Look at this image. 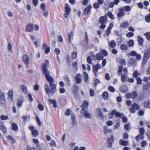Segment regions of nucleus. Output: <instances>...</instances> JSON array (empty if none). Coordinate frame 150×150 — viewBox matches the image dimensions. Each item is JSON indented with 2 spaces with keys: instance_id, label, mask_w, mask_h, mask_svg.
<instances>
[{
  "instance_id": "1",
  "label": "nucleus",
  "mask_w": 150,
  "mask_h": 150,
  "mask_svg": "<svg viewBox=\"0 0 150 150\" xmlns=\"http://www.w3.org/2000/svg\"><path fill=\"white\" fill-rule=\"evenodd\" d=\"M48 64V61L46 60L42 66V69L43 74L45 75L46 79L49 83L51 88L50 89L49 88L48 85H45L44 86V89L47 95L49 96L50 93L51 94H54L56 92L57 88L56 85L53 83L54 81V78L50 75V71L47 69V67Z\"/></svg>"
},
{
  "instance_id": "2",
  "label": "nucleus",
  "mask_w": 150,
  "mask_h": 150,
  "mask_svg": "<svg viewBox=\"0 0 150 150\" xmlns=\"http://www.w3.org/2000/svg\"><path fill=\"white\" fill-rule=\"evenodd\" d=\"M150 57V48L146 49L144 52L143 59V64H145Z\"/></svg>"
},
{
  "instance_id": "3",
  "label": "nucleus",
  "mask_w": 150,
  "mask_h": 150,
  "mask_svg": "<svg viewBox=\"0 0 150 150\" xmlns=\"http://www.w3.org/2000/svg\"><path fill=\"white\" fill-rule=\"evenodd\" d=\"M140 108L139 105L136 103H133L132 107L129 108V111L132 113H135L136 110H138Z\"/></svg>"
},
{
  "instance_id": "4",
  "label": "nucleus",
  "mask_w": 150,
  "mask_h": 150,
  "mask_svg": "<svg viewBox=\"0 0 150 150\" xmlns=\"http://www.w3.org/2000/svg\"><path fill=\"white\" fill-rule=\"evenodd\" d=\"M101 68V65L99 63L97 64L96 65H94L93 67V72L94 74L96 76H97V74L98 71V70Z\"/></svg>"
},
{
  "instance_id": "5",
  "label": "nucleus",
  "mask_w": 150,
  "mask_h": 150,
  "mask_svg": "<svg viewBox=\"0 0 150 150\" xmlns=\"http://www.w3.org/2000/svg\"><path fill=\"white\" fill-rule=\"evenodd\" d=\"M29 129L31 131L32 136L35 137L38 135V132L37 129H34V127L33 126H29Z\"/></svg>"
},
{
  "instance_id": "6",
  "label": "nucleus",
  "mask_w": 150,
  "mask_h": 150,
  "mask_svg": "<svg viewBox=\"0 0 150 150\" xmlns=\"http://www.w3.org/2000/svg\"><path fill=\"white\" fill-rule=\"evenodd\" d=\"M75 81L77 84L81 83L82 81V77L81 75L79 73H78L74 77Z\"/></svg>"
},
{
  "instance_id": "7",
  "label": "nucleus",
  "mask_w": 150,
  "mask_h": 150,
  "mask_svg": "<svg viewBox=\"0 0 150 150\" xmlns=\"http://www.w3.org/2000/svg\"><path fill=\"white\" fill-rule=\"evenodd\" d=\"M119 12L117 14V16L118 18V20H120L119 18H122L125 15L124 9L122 8H120L119 9Z\"/></svg>"
},
{
  "instance_id": "8",
  "label": "nucleus",
  "mask_w": 150,
  "mask_h": 150,
  "mask_svg": "<svg viewBox=\"0 0 150 150\" xmlns=\"http://www.w3.org/2000/svg\"><path fill=\"white\" fill-rule=\"evenodd\" d=\"M6 103L5 98V94L0 90V103L1 104H4Z\"/></svg>"
},
{
  "instance_id": "9",
  "label": "nucleus",
  "mask_w": 150,
  "mask_h": 150,
  "mask_svg": "<svg viewBox=\"0 0 150 150\" xmlns=\"http://www.w3.org/2000/svg\"><path fill=\"white\" fill-rule=\"evenodd\" d=\"M22 60L25 64L26 65H28L29 64L30 59L29 57L26 54L23 55Z\"/></svg>"
},
{
  "instance_id": "10",
  "label": "nucleus",
  "mask_w": 150,
  "mask_h": 150,
  "mask_svg": "<svg viewBox=\"0 0 150 150\" xmlns=\"http://www.w3.org/2000/svg\"><path fill=\"white\" fill-rule=\"evenodd\" d=\"M7 94L8 96V99L11 101H13V92L12 89L10 90L8 92Z\"/></svg>"
},
{
  "instance_id": "11",
  "label": "nucleus",
  "mask_w": 150,
  "mask_h": 150,
  "mask_svg": "<svg viewBox=\"0 0 150 150\" xmlns=\"http://www.w3.org/2000/svg\"><path fill=\"white\" fill-rule=\"evenodd\" d=\"M34 27L33 24H28L26 26V31L28 32H32L33 31Z\"/></svg>"
},
{
  "instance_id": "12",
  "label": "nucleus",
  "mask_w": 150,
  "mask_h": 150,
  "mask_svg": "<svg viewBox=\"0 0 150 150\" xmlns=\"http://www.w3.org/2000/svg\"><path fill=\"white\" fill-rule=\"evenodd\" d=\"M0 129L4 133L6 132V128L3 122L1 121H0Z\"/></svg>"
},
{
  "instance_id": "13",
  "label": "nucleus",
  "mask_w": 150,
  "mask_h": 150,
  "mask_svg": "<svg viewBox=\"0 0 150 150\" xmlns=\"http://www.w3.org/2000/svg\"><path fill=\"white\" fill-rule=\"evenodd\" d=\"M108 22L107 17L106 16H101L99 18V22L102 24H105Z\"/></svg>"
},
{
  "instance_id": "14",
  "label": "nucleus",
  "mask_w": 150,
  "mask_h": 150,
  "mask_svg": "<svg viewBox=\"0 0 150 150\" xmlns=\"http://www.w3.org/2000/svg\"><path fill=\"white\" fill-rule=\"evenodd\" d=\"M92 7V6L91 5H89L86 7L84 9V14L85 15H87L88 13L90 12Z\"/></svg>"
},
{
  "instance_id": "15",
  "label": "nucleus",
  "mask_w": 150,
  "mask_h": 150,
  "mask_svg": "<svg viewBox=\"0 0 150 150\" xmlns=\"http://www.w3.org/2000/svg\"><path fill=\"white\" fill-rule=\"evenodd\" d=\"M120 92L122 93H126L128 91V88L127 86L125 85H122L119 89Z\"/></svg>"
},
{
  "instance_id": "16",
  "label": "nucleus",
  "mask_w": 150,
  "mask_h": 150,
  "mask_svg": "<svg viewBox=\"0 0 150 150\" xmlns=\"http://www.w3.org/2000/svg\"><path fill=\"white\" fill-rule=\"evenodd\" d=\"M138 39V41L139 45L142 46L143 45L144 39L141 36H138L137 37Z\"/></svg>"
},
{
  "instance_id": "17",
  "label": "nucleus",
  "mask_w": 150,
  "mask_h": 150,
  "mask_svg": "<svg viewBox=\"0 0 150 150\" xmlns=\"http://www.w3.org/2000/svg\"><path fill=\"white\" fill-rule=\"evenodd\" d=\"M96 113L98 115L99 119H101L103 118V116L102 115L101 109H98L96 110Z\"/></svg>"
},
{
  "instance_id": "18",
  "label": "nucleus",
  "mask_w": 150,
  "mask_h": 150,
  "mask_svg": "<svg viewBox=\"0 0 150 150\" xmlns=\"http://www.w3.org/2000/svg\"><path fill=\"white\" fill-rule=\"evenodd\" d=\"M89 105L88 103L86 101H84L81 106H82V110H81V112H83V111H85L86 108H87Z\"/></svg>"
},
{
  "instance_id": "19",
  "label": "nucleus",
  "mask_w": 150,
  "mask_h": 150,
  "mask_svg": "<svg viewBox=\"0 0 150 150\" xmlns=\"http://www.w3.org/2000/svg\"><path fill=\"white\" fill-rule=\"evenodd\" d=\"M108 44L109 46L112 48L115 47L116 45V42L114 40H112L109 42L108 43Z\"/></svg>"
},
{
  "instance_id": "20",
  "label": "nucleus",
  "mask_w": 150,
  "mask_h": 150,
  "mask_svg": "<svg viewBox=\"0 0 150 150\" xmlns=\"http://www.w3.org/2000/svg\"><path fill=\"white\" fill-rule=\"evenodd\" d=\"M119 143L121 145L126 146L128 145V142L127 141L124 140L122 139H120L119 142Z\"/></svg>"
},
{
  "instance_id": "21",
  "label": "nucleus",
  "mask_w": 150,
  "mask_h": 150,
  "mask_svg": "<svg viewBox=\"0 0 150 150\" xmlns=\"http://www.w3.org/2000/svg\"><path fill=\"white\" fill-rule=\"evenodd\" d=\"M129 25V24L128 22L127 21H125L122 23L121 24L120 26L122 28H125L128 27Z\"/></svg>"
},
{
  "instance_id": "22",
  "label": "nucleus",
  "mask_w": 150,
  "mask_h": 150,
  "mask_svg": "<svg viewBox=\"0 0 150 150\" xmlns=\"http://www.w3.org/2000/svg\"><path fill=\"white\" fill-rule=\"evenodd\" d=\"M49 102L53 105V107L54 108H56L57 106V102L54 99H49L48 100Z\"/></svg>"
},
{
  "instance_id": "23",
  "label": "nucleus",
  "mask_w": 150,
  "mask_h": 150,
  "mask_svg": "<svg viewBox=\"0 0 150 150\" xmlns=\"http://www.w3.org/2000/svg\"><path fill=\"white\" fill-rule=\"evenodd\" d=\"M140 72H138L137 70H136L132 74V76L134 78H138V76L141 75Z\"/></svg>"
},
{
  "instance_id": "24",
  "label": "nucleus",
  "mask_w": 150,
  "mask_h": 150,
  "mask_svg": "<svg viewBox=\"0 0 150 150\" xmlns=\"http://www.w3.org/2000/svg\"><path fill=\"white\" fill-rule=\"evenodd\" d=\"M96 59L99 60H101L103 58V56L100 53H97L95 56Z\"/></svg>"
},
{
  "instance_id": "25",
  "label": "nucleus",
  "mask_w": 150,
  "mask_h": 150,
  "mask_svg": "<svg viewBox=\"0 0 150 150\" xmlns=\"http://www.w3.org/2000/svg\"><path fill=\"white\" fill-rule=\"evenodd\" d=\"M137 62L135 58H132L130 59L129 63L131 64V65L134 66L136 64Z\"/></svg>"
},
{
  "instance_id": "26",
  "label": "nucleus",
  "mask_w": 150,
  "mask_h": 150,
  "mask_svg": "<svg viewBox=\"0 0 150 150\" xmlns=\"http://www.w3.org/2000/svg\"><path fill=\"white\" fill-rule=\"evenodd\" d=\"M127 74H121V81L122 82H124L126 81L127 78Z\"/></svg>"
},
{
  "instance_id": "27",
  "label": "nucleus",
  "mask_w": 150,
  "mask_h": 150,
  "mask_svg": "<svg viewBox=\"0 0 150 150\" xmlns=\"http://www.w3.org/2000/svg\"><path fill=\"white\" fill-rule=\"evenodd\" d=\"M12 129L13 131H16L18 129V127L17 124L15 123H11Z\"/></svg>"
},
{
  "instance_id": "28",
  "label": "nucleus",
  "mask_w": 150,
  "mask_h": 150,
  "mask_svg": "<svg viewBox=\"0 0 150 150\" xmlns=\"http://www.w3.org/2000/svg\"><path fill=\"white\" fill-rule=\"evenodd\" d=\"M21 88L23 92L25 93H27L28 91L27 89V86L25 85H22L21 86Z\"/></svg>"
},
{
  "instance_id": "29",
  "label": "nucleus",
  "mask_w": 150,
  "mask_h": 150,
  "mask_svg": "<svg viewBox=\"0 0 150 150\" xmlns=\"http://www.w3.org/2000/svg\"><path fill=\"white\" fill-rule=\"evenodd\" d=\"M144 107L147 108H150V100H147L144 103Z\"/></svg>"
},
{
  "instance_id": "30",
  "label": "nucleus",
  "mask_w": 150,
  "mask_h": 150,
  "mask_svg": "<svg viewBox=\"0 0 150 150\" xmlns=\"http://www.w3.org/2000/svg\"><path fill=\"white\" fill-rule=\"evenodd\" d=\"M109 1L108 0H107L104 3L103 7L105 9L108 10L110 7L109 6Z\"/></svg>"
},
{
  "instance_id": "31",
  "label": "nucleus",
  "mask_w": 150,
  "mask_h": 150,
  "mask_svg": "<svg viewBox=\"0 0 150 150\" xmlns=\"http://www.w3.org/2000/svg\"><path fill=\"white\" fill-rule=\"evenodd\" d=\"M65 11L67 13H70L71 9L70 8L69 5L67 4H65Z\"/></svg>"
},
{
  "instance_id": "32",
  "label": "nucleus",
  "mask_w": 150,
  "mask_h": 150,
  "mask_svg": "<svg viewBox=\"0 0 150 150\" xmlns=\"http://www.w3.org/2000/svg\"><path fill=\"white\" fill-rule=\"evenodd\" d=\"M123 113L117 112L116 110L114 113V115H115L116 117H119L120 118H121L122 116H123Z\"/></svg>"
},
{
  "instance_id": "33",
  "label": "nucleus",
  "mask_w": 150,
  "mask_h": 150,
  "mask_svg": "<svg viewBox=\"0 0 150 150\" xmlns=\"http://www.w3.org/2000/svg\"><path fill=\"white\" fill-rule=\"evenodd\" d=\"M65 80L68 86H70L71 84L70 80L69 78L67 76H65Z\"/></svg>"
},
{
  "instance_id": "34",
  "label": "nucleus",
  "mask_w": 150,
  "mask_h": 150,
  "mask_svg": "<svg viewBox=\"0 0 150 150\" xmlns=\"http://www.w3.org/2000/svg\"><path fill=\"white\" fill-rule=\"evenodd\" d=\"M120 48L122 50H126L127 49L128 47L126 45L123 44L121 45Z\"/></svg>"
},
{
  "instance_id": "35",
  "label": "nucleus",
  "mask_w": 150,
  "mask_h": 150,
  "mask_svg": "<svg viewBox=\"0 0 150 150\" xmlns=\"http://www.w3.org/2000/svg\"><path fill=\"white\" fill-rule=\"evenodd\" d=\"M102 97L104 99H107L108 97V93L107 91L104 92L102 95Z\"/></svg>"
},
{
  "instance_id": "36",
  "label": "nucleus",
  "mask_w": 150,
  "mask_h": 150,
  "mask_svg": "<svg viewBox=\"0 0 150 150\" xmlns=\"http://www.w3.org/2000/svg\"><path fill=\"white\" fill-rule=\"evenodd\" d=\"M84 76L83 77L84 78V80L85 82H87L88 81V74L86 72H84Z\"/></svg>"
},
{
  "instance_id": "37",
  "label": "nucleus",
  "mask_w": 150,
  "mask_h": 150,
  "mask_svg": "<svg viewBox=\"0 0 150 150\" xmlns=\"http://www.w3.org/2000/svg\"><path fill=\"white\" fill-rule=\"evenodd\" d=\"M143 88L145 90L147 91L148 89H150V83L146 84L143 86Z\"/></svg>"
},
{
  "instance_id": "38",
  "label": "nucleus",
  "mask_w": 150,
  "mask_h": 150,
  "mask_svg": "<svg viewBox=\"0 0 150 150\" xmlns=\"http://www.w3.org/2000/svg\"><path fill=\"white\" fill-rule=\"evenodd\" d=\"M115 112V110H114L111 112L108 113V115L109 117V119H111L112 118Z\"/></svg>"
},
{
  "instance_id": "39",
  "label": "nucleus",
  "mask_w": 150,
  "mask_h": 150,
  "mask_svg": "<svg viewBox=\"0 0 150 150\" xmlns=\"http://www.w3.org/2000/svg\"><path fill=\"white\" fill-rule=\"evenodd\" d=\"M121 8H123L124 11L125 10L127 11H130L131 10V8L129 6H125L121 7Z\"/></svg>"
},
{
  "instance_id": "40",
  "label": "nucleus",
  "mask_w": 150,
  "mask_h": 150,
  "mask_svg": "<svg viewBox=\"0 0 150 150\" xmlns=\"http://www.w3.org/2000/svg\"><path fill=\"white\" fill-rule=\"evenodd\" d=\"M144 139V136L142 135H138L135 137V139L136 141H137L139 139Z\"/></svg>"
},
{
  "instance_id": "41",
  "label": "nucleus",
  "mask_w": 150,
  "mask_h": 150,
  "mask_svg": "<svg viewBox=\"0 0 150 150\" xmlns=\"http://www.w3.org/2000/svg\"><path fill=\"white\" fill-rule=\"evenodd\" d=\"M131 98L133 99L136 98L138 95L137 93L135 91H134L131 93Z\"/></svg>"
},
{
  "instance_id": "42",
  "label": "nucleus",
  "mask_w": 150,
  "mask_h": 150,
  "mask_svg": "<svg viewBox=\"0 0 150 150\" xmlns=\"http://www.w3.org/2000/svg\"><path fill=\"white\" fill-rule=\"evenodd\" d=\"M136 81H137V84L138 85H140L142 83V79L139 77L137 78Z\"/></svg>"
},
{
  "instance_id": "43",
  "label": "nucleus",
  "mask_w": 150,
  "mask_h": 150,
  "mask_svg": "<svg viewBox=\"0 0 150 150\" xmlns=\"http://www.w3.org/2000/svg\"><path fill=\"white\" fill-rule=\"evenodd\" d=\"M124 128L125 129L128 131L130 130L131 129L130 124L128 123L125 124L124 125Z\"/></svg>"
},
{
  "instance_id": "44",
  "label": "nucleus",
  "mask_w": 150,
  "mask_h": 150,
  "mask_svg": "<svg viewBox=\"0 0 150 150\" xmlns=\"http://www.w3.org/2000/svg\"><path fill=\"white\" fill-rule=\"evenodd\" d=\"M108 14L109 17L112 20H113L114 19V16L112 15V12L110 11H108Z\"/></svg>"
},
{
  "instance_id": "45",
  "label": "nucleus",
  "mask_w": 150,
  "mask_h": 150,
  "mask_svg": "<svg viewBox=\"0 0 150 150\" xmlns=\"http://www.w3.org/2000/svg\"><path fill=\"white\" fill-rule=\"evenodd\" d=\"M101 54L105 57H106L108 54L107 51L104 50H102L101 51Z\"/></svg>"
},
{
  "instance_id": "46",
  "label": "nucleus",
  "mask_w": 150,
  "mask_h": 150,
  "mask_svg": "<svg viewBox=\"0 0 150 150\" xmlns=\"http://www.w3.org/2000/svg\"><path fill=\"white\" fill-rule=\"evenodd\" d=\"M107 143L108 144V147L109 148H111L112 146V143L111 142L110 139L109 138H108Z\"/></svg>"
},
{
  "instance_id": "47",
  "label": "nucleus",
  "mask_w": 150,
  "mask_h": 150,
  "mask_svg": "<svg viewBox=\"0 0 150 150\" xmlns=\"http://www.w3.org/2000/svg\"><path fill=\"white\" fill-rule=\"evenodd\" d=\"M134 45V41L132 40H129L128 42V45L130 47L133 46Z\"/></svg>"
},
{
  "instance_id": "48",
  "label": "nucleus",
  "mask_w": 150,
  "mask_h": 150,
  "mask_svg": "<svg viewBox=\"0 0 150 150\" xmlns=\"http://www.w3.org/2000/svg\"><path fill=\"white\" fill-rule=\"evenodd\" d=\"M83 114H84V116L88 118H91L90 114L88 113H87L86 112V111H84V112H83Z\"/></svg>"
},
{
  "instance_id": "49",
  "label": "nucleus",
  "mask_w": 150,
  "mask_h": 150,
  "mask_svg": "<svg viewBox=\"0 0 150 150\" xmlns=\"http://www.w3.org/2000/svg\"><path fill=\"white\" fill-rule=\"evenodd\" d=\"M108 90L111 92H114L115 91V89L114 88L111 86H109L108 88Z\"/></svg>"
},
{
  "instance_id": "50",
  "label": "nucleus",
  "mask_w": 150,
  "mask_h": 150,
  "mask_svg": "<svg viewBox=\"0 0 150 150\" xmlns=\"http://www.w3.org/2000/svg\"><path fill=\"white\" fill-rule=\"evenodd\" d=\"M93 7L95 9H97L100 7V4L98 3L95 2L93 4Z\"/></svg>"
},
{
  "instance_id": "51",
  "label": "nucleus",
  "mask_w": 150,
  "mask_h": 150,
  "mask_svg": "<svg viewBox=\"0 0 150 150\" xmlns=\"http://www.w3.org/2000/svg\"><path fill=\"white\" fill-rule=\"evenodd\" d=\"M78 89V86L77 85L74 86V89L73 91V93L74 94H76Z\"/></svg>"
},
{
  "instance_id": "52",
  "label": "nucleus",
  "mask_w": 150,
  "mask_h": 150,
  "mask_svg": "<svg viewBox=\"0 0 150 150\" xmlns=\"http://www.w3.org/2000/svg\"><path fill=\"white\" fill-rule=\"evenodd\" d=\"M7 138L8 140H11V142L13 143H15L16 141L15 139L10 136H7Z\"/></svg>"
},
{
  "instance_id": "53",
  "label": "nucleus",
  "mask_w": 150,
  "mask_h": 150,
  "mask_svg": "<svg viewBox=\"0 0 150 150\" xmlns=\"http://www.w3.org/2000/svg\"><path fill=\"white\" fill-rule=\"evenodd\" d=\"M126 35L127 37L130 38L134 35V33L133 32H128L126 34Z\"/></svg>"
},
{
  "instance_id": "54",
  "label": "nucleus",
  "mask_w": 150,
  "mask_h": 150,
  "mask_svg": "<svg viewBox=\"0 0 150 150\" xmlns=\"http://www.w3.org/2000/svg\"><path fill=\"white\" fill-rule=\"evenodd\" d=\"M77 53L76 52H73L71 53V56L73 59H75L77 57Z\"/></svg>"
},
{
  "instance_id": "55",
  "label": "nucleus",
  "mask_w": 150,
  "mask_h": 150,
  "mask_svg": "<svg viewBox=\"0 0 150 150\" xmlns=\"http://www.w3.org/2000/svg\"><path fill=\"white\" fill-rule=\"evenodd\" d=\"M40 8L43 11H45L46 10V5L44 3H42L41 4Z\"/></svg>"
},
{
  "instance_id": "56",
  "label": "nucleus",
  "mask_w": 150,
  "mask_h": 150,
  "mask_svg": "<svg viewBox=\"0 0 150 150\" xmlns=\"http://www.w3.org/2000/svg\"><path fill=\"white\" fill-rule=\"evenodd\" d=\"M17 106L18 108L21 107L23 104V102L21 100H18L17 103Z\"/></svg>"
},
{
  "instance_id": "57",
  "label": "nucleus",
  "mask_w": 150,
  "mask_h": 150,
  "mask_svg": "<svg viewBox=\"0 0 150 150\" xmlns=\"http://www.w3.org/2000/svg\"><path fill=\"white\" fill-rule=\"evenodd\" d=\"M0 118L1 120H7L8 119V117L7 116L1 115L0 116Z\"/></svg>"
},
{
  "instance_id": "58",
  "label": "nucleus",
  "mask_w": 150,
  "mask_h": 150,
  "mask_svg": "<svg viewBox=\"0 0 150 150\" xmlns=\"http://www.w3.org/2000/svg\"><path fill=\"white\" fill-rule=\"evenodd\" d=\"M72 34V32L71 31H70L68 33V40H69V42H70L71 40V36Z\"/></svg>"
},
{
  "instance_id": "59",
  "label": "nucleus",
  "mask_w": 150,
  "mask_h": 150,
  "mask_svg": "<svg viewBox=\"0 0 150 150\" xmlns=\"http://www.w3.org/2000/svg\"><path fill=\"white\" fill-rule=\"evenodd\" d=\"M38 107L39 110L40 111H42L44 110V107L43 105L40 103H39Z\"/></svg>"
},
{
  "instance_id": "60",
  "label": "nucleus",
  "mask_w": 150,
  "mask_h": 150,
  "mask_svg": "<svg viewBox=\"0 0 150 150\" xmlns=\"http://www.w3.org/2000/svg\"><path fill=\"white\" fill-rule=\"evenodd\" d=\"M145 20L147 23H149L150 22V14L145 17Z\"/></svg>"
},
{
  "instance_id": "61",
  "label": "nucleus",
  "mask_w": 150,
  "mask_h": 150,
  "mask_svg": "<svg viewBox=\"0 0 150 150\" xmlns=\"http://www.w3.org/2000/svg\"><path fill=\"white\" fill-rule=\"evenodd\" d=\"M141 144L142 147H144L147 145V143L145 140H143L142 141Z\"/></svg>"
},
{
  "instance_id": "62",
  "label": "nucleus",
  "mask_w": 150,
  "mask_h": 150,
  "mask_svg": "<svg viewBox=\"0 0 150 150\" xmlns=\"http://www.w3.org/2000/svg\"><path fill=\"white\" fill-rule=\"evenodd\" d=\"M145 130L144 128H141L139 129V132L140 134L141 135H143L145 132Z\"/></svg>"
},
{
  "instance_id": "63",
  "label": "nucleus",
  "mask_w": 150,
  "mask_h": 150,
  "mask_svg": "<svg viewBox=\"0 0 150 150\" xmlns=\"http://www.w3.org/2000/svg\"><path fill=\"white\" fill-rule=\"evenodd\" d=\"M94 85L96 86L97 84L100 82V80L98 79L95 78L94 79Z\"/></svg>"
},
{
  "instance_id": "64",
  "label": "nucleus",
  "mask_w": 150,
  "mask_h": 150,
  "mask_svg": "<svg viewBox=\"0 0 150 150\" xmlns=\"http://www.w3.org/2000/svg\"><path fill=\"white\" fill-rule=\"evenodd\" d=\"M144 35L146 36L147 39L150 40V32H148L144 34Z\"/></svg>"
}]
</instances>
